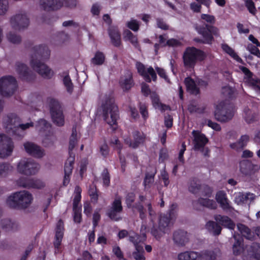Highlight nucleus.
<instances>
[{
    "mask_svg": "<svg viewBox=\"0 0 260 260\" xmlns=\"http://www.w3.org/2000/svg\"><path fill=\"white\" fill-rule=\"evenodd\" d=\"M145 205L148 208L151 221L148 225L143 223L141 229L142 236H139L133 231L129 232V241L133 243L135 247L141 246L140 243L146 240L145 233L149 231L155 239H160L166 233L168 232L169 227L176 215L177 206L176 204H173L170 207L169 216L165 214L160 215L157 227L156 223L154 220L155 212L152 208L151 203L147 201L145 202Z\"/></svg>",
    "mask_w": 260,
    "mask_h": 260,
    "instance_id": "nucleus-1",
    "label": "nucleus"
},
{
    "mask_svg": "<svg viewBox=\"0 0 260 260\" xmlns=\"http://www.w3.org/2000/svg\"><path fill=\"white\" fill-rule=\"evenodd\" d=\"M102 108L104 120L113 131L116 130L117 128V120L118 118V108L114 103L113 97H105L103 100Z\"/></svg>",
    "mask_w": 260,
    "mask_h": 260,
    "instance_id": "nucleus-2",
    "label": "nucleus"
},
{
    "mask_svg": "<svg viewBox=\"0 0 260 260\" xmlns=\"http://www.w3.org/2000/svg\"><path fill=\"white\" fill-rule=\"evenodd\" d=\"M33 197L31 193L26 190L15 192L9 196L6 200L7 204L13 208L19 207L21 208H27L32 203Z\"/></svg>",
    "mask_w": 260,
    "mask_h": 260,
    "instance_id": "nucleus-3",
    "label": "nucleus"
},
{
    "mask_svg": "<svg viewBox=\"0 0 260 260\" xmlns=\"http://www.w3.org/2000/svg\"><path fill=\"white\" fill-rule=\"evenodd\" d=\"M206 54L194 47L186 48L183 55V63L186 68H193L198 61L205 59Z\"/></svg>",
    "mask_w": 260,
    "mask_h": 260,
    "instance_id": "nucleus-4",
    "label": "nucleus"
},
{
    "mask_svg": "<svg viewBox=\"0 0 260 260\" xmlns=\"http://www.w3.org/2000/svg\"><path fill=\"white\" fill-rule=\"evenodd\" d=\"M17 84L12 76H5L0 78V93L4 97L12 96L16 91Z\"/></svg>",
    "mask_w": 260,
    "mask_h": 260,
    "instance_id": "nucleus-5",
    "label": "nucleus"
},
{
    "mask_svg": "<svg viewBox=\"0 0 260 260\" xmlns=\"http://www.w3.org/2000/svg\"><path fill=\"white\" fill-rule=\"evenodd\" d=\"M40 168V165L30 158L22 159L17 165V172L26 176L36 174Z\"/></svg>",
    "mask_w": 260,
    "mask_h": 260,
    "instance_id": "nucleus-6",
    "label": "nucleus"
},
{
    "mask_svg": "<svg viewBox=\"0 0 260 260\" xmlns=\"http://www.w3.org/2000/svg\"><path fill=\"white\" fill-rule=\"evenodd\" d=\"M234 113V109L231 107H227L223 102L215 105L214 116L218 121L221 122L229 121L233 117Z\"/></svg>",
    "mask_w": 260,
    "mask_h": 260,
    "instance_id": "nucleus-7",
    "label": "nucleus"
},
{
    "mask_svg": "<svg viewBox=\"0 0 260 260\" xmlns=\"http://www.w3.org/2000/svg\"><path fill=\"white\" fill-rule=\"evenodd\" d=\"M40 6L45 11L55 10L65 6L69 8L75 7L76 0H40Z\"/></svg>",
    "mask_w": 260,
    "mask_h": 260,
    "instance_id": "nucleus-8",
    "label": "nucleus"
},
{
    "mask_svg": "<svg viewBox=\"0 0 260 260\" xmlns=\"http://www.w3.org/2000/svg\"><path fill=\"white\" fill-rule=\"evenodd\" d=\"M29 23V18L25 13H18L10 19L11 27L16 30L20 31L26 29Z\"/></svg>",
    "mask_w": 260,
    "mask_h": 260,
    "instance_id": "nucleus-9",
    "label": "nucleus"
},
{
    "mask_svg": "<svg viewBox=\"0 0 260 260\" xmlns=\"http://www.w3.org/2000/svg\"><path fill=\"white\" fill-rule=\"evenodd\" d=\"M30 67L42 77L46 79L51 78L54 74V71L46 64L40 60H35L32 57L29 61Z\"/></svg>",
    "mask_w": 260,
    "mask_h": 260,
    "instance_id": "nucleus-10",
    "label": "nucleus"
},
{
    "mask_svg": "<svg viewBox=\"0 0 260 260\" xmlns=\"http://www.w3.org/2000/svg\"><path fill=\"white\" fill-rule=\"evenodd\" d=\"M20 122V119L15 113H10L4 117L3 123L7 131H12V133L17 136H22V135L17 133L18 132V125Z\"/></svg>",
    "mask_w": 260,
    "mask_h": 260,
    "instance_id": "nucleus-11",
    "label": "nucleus"
},
{
    "mask_svg": "<svg viewBox=\"0 0 260 260\" xmlns=\"http://www.w3.org/2000/svg\"><path fill=\"white\" fill-rule=\"evenodd\" d=\"M12 139L5 134H0V158H5L10 156L14 149Z\"/></svg>",
    "mask_w": 260,
    "mask_h": 260,
    "instance_id": "nucleus-12",
    "label": "nucleus"
},
{
    "mask_svg": "<svg viewBox=\"0 0 260 260\" xmlns=\"http://www.w3.org/2000/svg\"><path fill=\"white\" fill-rule=\"evenodd\" d=\"M198 32L203 38L204 43L210 44L213 40L212 35L219 36V29L214 26L206 25L205 26H197L196 27Z\"/></svg>",
    "mask_w": 260,
    "mask_h": 260,
    "instance_id": "nucleus-13",
    "label": "nucleus"
},
{
    "mask_svg": "<svg viewBox=\"0 0 260 260\" xmlns=\"http://www.w3.org/2000/svg\"><path fill=\"white\" fill-rule=\"evenodd\" d=\"M50 51L48 47L44 45H39L33 47L30 51L29 61L33 57L35 60H47L49 58Z\"/></svg>",
    "mask_w": 260,
    "mask_h": 260,
    "instance_id": "nucleus-14",
    "label": "nucleus"
},
{
    "mask_svg": "<svg viewBox=\"0 0 260 260\" xmlns=\"http://www.w3.org/2000/svg\"><path fill=\"white\" fill-rule=\"evenodd\" d=\"M122 211L121 199L119 197H117L112 203L107 214L112 220L118 221L121 219L119 214Z\"/></svg>",
    "mask_w": 260,
    "mask_h": 260,
    "instance_id": "nucleus-15",
    "label": "nucleus"
},
{
    "mask_svg": "<svg viewBox=\"0 0 260 260\" xmlns=\"http://www.w3.org/2000/svg\"><path fill=\"white\" fill-rule=\"evenodd\" d=\"M136 67L138 73L143 77L147 82H150L151 79L153 81L156 79V74L153 68L151 67L146 68L141 62H137Z\"/></svg>",
    "mask_w": 260,
    "mask_h": 260,
    "instance_id": "nucleus-16",
    "label": "nucleus"
},
{
    "mask_svg": "<svg viewBox=\"0 0 260 260\" xmlns=\"http://www.w3.org/2000/svg\"><path fill=\"white\" fill-rule=\"evenodd\" d=\"M188 189L193 193H197L201 190L202 196L206 197H211L212 192L211 188L207 186L201 187L199 181L196 179L190 180L189 183Z\"/></svg>",
    "mask_w": 260,
    "mask_h": 260,
    "instance_id": "nucleus-17",
    "label": "nucleus"
},
{
    "mask_svg": "<svg viewBox=\"0 0 260 260\" xmlns=\"http://www.w3.org/2000/svg\"><path fill=\"white\" fill-rule=\"evenodd\" d=\"M23 146L25 151L36 158H40L45 155L44 149L32 142H25Z\"/></svg>",
    "mask_w": 260,
    "mask_h": 260,
    "instance_id": "nucleus-18",
    "label": "nucleus"
},
{
    "mask_svg": "<svg viewBox=\"0 0 260 260\" xmlns=\"http://www.w3.org/2000/svg\"><path fill=\"white\" fill-rule=\"evenodd\" d=\"M50 112L53 123L59 126L63 125L64 123V116L58 102H55V106L51 107Z\"/></svg>",
    "mask_w": 260,
    "mask_h": 260,
    "instance_id": "nucleus-19",
    "label": "nucleus"
},
{
    "mask_svg": "<svg viewBox=\"0 0 260 260\" xmlns=\"http://www.w3.org/2000/svg\"><path fill=\"white\" fill-rule=\"evenodd\" d=\"M192 134L193 137L194 149L200 150L204 148L208 142V139L206 138L205 135L199 131H193Z\"/></svg>",
    "mask_w": 260,
    "mask_h": 260,
    "instance_id": "nucleus-20",
    "label": "nucleus"
},
{
    "mask_svg": "<svg viewBox=\"0 0 260 260\" xmlns=\"http://www.w3.org/2000/svg\"><path fill=\"white\" fill-rule=\"evenodd\" d=\"M119 84L124 91H127L132 88L134 85V82L132 79V74L130 72L127 71L121 77Z\"/></svg>",
    "mask_w": 260,
    "mask_h": 260,
    "instance_id": "nucleus-21",
    "label": "nucleus"
},
{
    "mask_svg": "<svg viewBox=\"0 0 260 260\" xmlns=\"http://www.w3.org/2000/svg\"><path fill=\"white\" fill-rule=\"evenodd\" d=\"M189 240L187 233L184 231H178L173 235V241L178 246L185 245Z\"/></svg>",
    "mask_w": 260,
    "mask_h": 260,
    "instance_id": "nucleus-22",
    "label": "nucleus"
},
{
    "mask_svg": "<svg viewBox=\"0 0 260 260\" xmlns=\"http://www.w3.org/2000/svg\"><path fill=\"white\" fill-rule=\"evenodd\" d=\"M74 163V157H69L66 161L64 165V177L63 180V184L66 185L70 182V176L72 174Z\"/></svg>",
    "mask_w": 260,
    "mask_h": 260,
    "instance_id": "nucleus-23",
    "label": "nucleus"
},
{
    "mask_svg": "<svg viewBox=\"0 0 260 260\" xmlns=\"http://www.w3.org/2000/svg\"><path fill=\"white\" fill-rule=\"evenodd\" d=\"M63 223L61 220H59L57 224L55 232V237L54 245L55 248H58L61 244L63 236Z\"/></svg>",
    "mask_w": 260,
    "mask_h": 260,
    "instance_id": "nucleus-24",
    "label": "nucleus"
},
{
    "mask_svg": "<svg viewBox=\"0 0 260 260\" xmlns=\"http://www.w3.org/2000/svg\"><path fill=\"white\" fill-rule=\"evenodd\" d=\"M215 199L223 210H226L231 208L229 201L224 191L221 190L218 191L216 193Z\"/></svg>",
    "mask_w": 260,
    "mask_h": 260,
    "instance_id": "nucleus-25",
    "label": "nucleus"
},
{
    "mask_svg": "<svg viewBox=\"0 0 260 260\" xmlns=\"http://www.w3.org/2000/svg\"><path fill=\"white\" fill-rule=\"evenodd\" d=\"M200 205L210 209H216L217 204L214 201L208 198H201L193 203V206L197 210H199L198 205Z\"/></svg>",
    "mask_w": 260,
    "mask_h": 260,
    "instance_id": "nucleus-26",
    "label": "nucleus"
},
{
    "mask_svg": "<svg viewBox=\"0 0 260 260\" xmlns=\"http://www.w3.org/2000/svg\"><path fill=\"white\" fill-rule=\"evenodd\" d=\"M199 252L185 251L178 254L177 260H199Z\"/></svg>",
    "mask_w": 260,
    "mask_h": 260,
    "instance_id": "nucleus-27",
    "label": "nucleus"
},
{
    "mask_svg": "<svg viewBox=\"0 0 260 260\" xmlns=\"http://www.w3.org/2000/svg\"><path fill=\"white\" fill-rule=\"evenodd\" d=\"M233 237L235 240L233 246V253L236 255H240L244 251L243 239L238 235L234 234Z\"/></svg>",
    "mask_w": 260,
    "mask_h": 260,
    "instance_id": "nucleus-28",
    "label": "nucleus"
},
{
    "mask_svg": "<svg viewBox=\"0 0 260 260\" xmlns=\"http://www.w3.org/2000/svg\"><path fill=\"white\" fill-rule=\"evenodd\" d=\"M215 220L224 227L233 230L235 227V224L228 216L216 215L214 217Z\"/></svg>",
    "mask_w": 260,
    "mask_h": 260,
    "instance_id": "nucleus-29",
    "label": "nucleus"
},
{
    "mask_svg": "<svg viewBox=\"0 0 260 260\" xmlns=\"http://www.w3.org/2000/svg\"><path fill=\"white\" fill-rule=\"evenodd\" d=\"M16 70L21 78L24 80L28 79L30 72L26 65L21 62H17Z\"/></svg>",
    "mask_w": 260,
    "mask_h": 260,
    "instance_id": "nucleus-30",
    "label": "nucleus"
},
{
    "mask_svg": "<svg viewBox=\"0 0 260 260\" xmlns=\"http://www.w3.org/2000/svg\"><path fill=\"white\" fill-rule=\"evenodd\" d=\"M187 90L192 94H197L199 93V83H197L189 77L185 78L184 81Z\"/></svg>",
    "mask_w": 260,
    "mask_h": 260,
    "instance_id": "nucleus-31",
    "label": "nucleus"
},
{
    "mask_svg": "<svg viewBox=\"0 0 260 260\" xmlns=\"http://www.w3.org/2000/svg\"><path fill=\"white\" fill-rule=\"evenodd\" d=\"M134 138L135 141L133 143L129 142L128 139H125V142L128 144L129 147L132 148H136L139 145L143 143L145 140V135L139 132H135L134 134Z\"/></svg>",
    "mask_w": 260,
    "mask_h": 260,
    "instance_id": "nucleus-32",
    "label": "nucleus"
},
{
    "mask_svg": "<svg viewBox=\"0 0 260 260\" xmlns=\"http://www.w3.org/2000/svg\"><path fill=\"white\" fill-rule=\"evenodd\" d=\"M150 98L152 105L155 109L160 111H165L169 108L168 106L162 104L160 102L159 96L155 92H152L150 94Z\"/></svg>",
    "mask_w": 260,
    "mask_h": 260,
    "instance_id": "nucleus-33",
    "label": "nucleus"
},
{
    "mask_svg": "<svg viewBox=\"0 0 260 260\" xmlns=\"http://www.w3.org/2000/svg\"><path fill=\"white\" fill-rule=\"evenodd\" d=\"M249 141V137L247 135H243L238 142L230 144V147L235 150L238 151L243 149Z\"/></svg>",
    "mask_w": 260,
    "mask_h": 260,
    "instance_id": "nucleus-34",
    "label": "nucleus"
},
{
    "mask_svg": "<svg viewBox=\"0 0 260 260\" xmlns=\"http://www.w3.org/2000/svg\"><path fill=\"white\" fill-rule=\"evenodd\" d=\"M2 228L6 231H14L17 229L18 224L9 219H4L1 220Z\"/></svg>",
    "mask_w": 260,
    "mask_h": 260,
    "instance_id": "nucleus-35",
    "label": "nucleus"
},
{
    "mask_svg": "<svg viewBox=\"0 0 260 260\" xmlns=\"http://www.w3.org/2000/svg\"><path fill=\"white\" fill-rule=\"evenodd\" d=\"M109 35L113 44L118 46L120 44V35L117 28L111 27L109 29Z\"/></svg>",
    "mask_w": 260,
    "mask_h": 260,
    "instance_id": "nucleus-36",
    "label": "nucleus"
},
{
    "mask_svg": "<svg viewBox=\"0 0 260 260\" xmlns=\"http://www.w3.org/2000/svg\"><path fill=\"white\" fill-rule=\"evenodd\" d=\"M252 162L248 160H242L240 162V171L244 175H251Z\"/></svg>",
    "mask_w": 260,
    "mask_h": 260,
    "instance_id": "nucleus-37",
    "label": "nucleus"
},
{
    "mask_svg": "<svg viewBox=\"0 0 260 260\" xmlns=\"http://www.w3.org/2000/svg\"><path fill=\"white\" fill-rule=\"evenodd\" d=\"M37 129L40 132L50 133L52 131L51 124L44 119L38 121L36 125Z\"/></svg>",
    "mask_w": 260,
    "mask_h": 260,
    "instance_id": "nucleus-38",
    "label": "nucleus"
},
{
    "mask_svg": "<svg viewBox=\"0 0 260 260\" xmlns=\"http://www.w3.org/2000/svg\"><path fill=\"white\" fill-rule=\"evenodd\" d=\"M237 228L242 236L246 239L249 240L253 239L254 237L253 234L247 226L243 224H238Z\"/></svg>",
    "mask_w": 260,
    "mask_h": 260,
    "instance_id": "nucleus-39",
    "label": "nucleus"
},
{
    "mask_svg": "<svg viewBox=\"0 0 260 260\" xmlns=\"http://www.w3.org/2000/svg\"><path fill=\"white\" fill-rule=\"evenodd\" d=\"M13 171V167L6 162L0 163V177H6Z\"/></svg>",
    "mask_w": 260,
    "mask_h": 260,
    "instance_id": "nucleus-40",
    "label": "nucleus"
},
{
    "mask_svg": "<svg viewBox=\"0 0 260 260\" xmlns=\"http://www.w3.org/2000/svg\"><path fill=\"white\" fill-rule=\"evenodd\" d=\"M199 260H215L217 254L213 251L205 250L199 252Z\"/></svg>",
    "mask_w": 260,
    "mask_h": 260,
    "instance_id": "nucleus-41",
    "label": "nucleus"
},
{
    "mask_svg": "<svg viewBox=\"0 0 260 260\" xmlns=\"http://www.w3.org/2000/svg\"><path fill=\"white\" fill-rule=\"evenodd\" d=\"M47 133L44 136L42 140L43 145L46 147L52 146L55 141V138L53 135L52 131Z\"/></svg>",
    "mask_w": 260,
    "mask_h": 260,
    "instance_id": "nucleus-42",
    "label": "nucleus"
},
{
    "mask_svg": "<svg viewBox=\"0 0 260 260\" xmlns=\"http://www.w3.org/2000/svg\"><path fill=\"white\" fill-rule=\"evenodd\" d=\"M79 138L78 133L76 128H73L72 129V135L70 138L69 141V150H72L76 145L78 140Z\"/></svg>",
    "mask_w": 260,
    "mask_h": 260,
    "instance_id": "nucleus-43",
    "label": "nucleus"
},
{
    "mask_svg": "<svg viewBox=\"0 0 260 260\" xmlns=\"http://www.w3.org/2000/svg\"><path fill=\"white\" fill-rule=\"evenodd\" d=\"M206 228L214 235H219L221 231V228L214 221H209L206 224Z\"/></svg>",
    "mask_w": 260,
    "mask_h": 260,
    "instance_id": "nucleus-44",
    "label": "nucleus"
},
{
    "mask_svg": "<svg viewBox=\"0 0 260 260\" xmlns=\"http://www.w3.org/2000/svg\"><path fill=\"white\" fill-rule=\"evenodd\" d=\"M135 251L133 252V256L136 260H146L144 255V251L142 246H137Z\"/></svg>",
    "mask_w": 260,
    "mask_h": 260,
    "instance_id": "nucleus-45",
    "label": "nucleus"
},
{
    "mask_svg": "<svg viewBox=\"0 0 260 260\" xmlns=\"http://www.w3.org/2000/svg\"><path fill=\"white\" fill-rule=\"evenodd\" d=\"M105 59V55L102 52H96L94 57L91 59V62L94 65L102 64Z\"/></svg>",
    "mask_w": 260,
    "mask_h": 260,
    "instance_id": "nucleus-46",
    "label": "nucleus"
},
{
    "mask_svg": "<svg viewBox=\"0 0 260 260\" xmlns=\"http://www.w3.org/2000/svg\"><path fill=\"white\" fill-rule=\"evenodd\" d=\"M81 188L80 187L76 186L75 187L73 201V208H81V206H79V204L81 198Z\"/></svg>",
    "mask_w": 260,
    "mask_h": 260,
    "instance_id": "nucleus-47",
    "label": "nucleus"
},
{
    "mask_svg": "<svg viewBox=\"0 0 260 260\" xmlns=\"http://www.w3.org/2000/svg\"><path fill=\"white\" fill-rule=\"evenodd\" d=\"M222 49L228 54H229L231 56H232L234 59L238 61V62H241L242 59L240 58L238 55L235 52L234 50L231 48L230 46H229L226 44H222Z\"/></svg>",
    "mask_w": 260,
    "mask_h": 260,
    "instance_id": "nucleus-48",
    "label": "nucleus"
},
{
    "mask_svg": "<svg viewBox=\"0 0 260 260\" xmlns=\"http://www.w3.org/2000/svg\"><path fill=\"white\" fill-rule=\"evenodd\" d=\"M29 188L42 189L45 186V183L40 179H30Z\"/></svg>",
    "mask_w": 260,
    "mask_h": 260,
    "instance_id": "nucleus-49",
    "label": "nucleus"
},
{
    "mask_svg": "<svg viewBox=\"0 0 260 260\" xmlns=\"http://www.w3.org/2000/svg\"><path fill=\"white\" fill-rule=\"evenodd\" d=\"M7 38L9 42L13 44H18L21 41L20 36L12 31H9L7 34Z\"/></svg>",
    "mask_w": 260,
    "mask_h": 260,
    "instance_id": "nucleus-50",
    "label": "nucleus"
},
{
    "mask_svg": "<svg viewBox=\"0 0 260 260\" xmlns=\"http://www.w3.org/2000/svg\"><path fill=\"white\" fill-rule=\"evenodd\" d=\"M124 38L125 40L130 41L135 47L137 46V38L131 31L127 30L124 32Z\"/></svg>",
    "mask_w": 260,
    "mask_h": 260,
    "instance_id": "nucleus-51",
    "label": "nucleus"
},
{
    "mask_svg": "<svg viewBox=\"0 0 260 260\" xmlns=\"http://www.w3.org/2000/svg\"><path fill=\"white\" fill-rule=\"evenodd\" d=\"M244 4L248 12L252 15H255L257 13V10L253 1L244 0Z\"/></svg>",
    "mask_w": 260,
    "mask_h": 260,
    "instance_id": "nucleus-52",
    "label": "nucleus"
},
{
    "mask_svg": "<svg viewBox=\"0 0 260 260\" xmlns=\"http://www.w3.org/2000/svg\"><path fill=\"white\" fill-rule=\"evenodd\" d=\"M9 8L8 0H0V16H4L8 12Z\"/></svg>",
    "mask_w": 260,
    "mask_h": 260,
    "instance_id": "nucleus-53",
    "label": "nucleus"
},
{
    "mask_svg": "<svg viewBox=\"0 0 260 260\" xmlns=\"http://www.w3.org/2000/svg\"><path fill=\"white\" fill-rule=\"evenodd\" d=\"M126 26L134 31H137L139 29L140 22L135 19H131L126 22Z\"/></svg>",
    "mask_w": 260,
    "mask_h": 260,
    "instance_id": "nucleus-54",
    "label": "nucleus"
},
{
    "mask_svg": "<svg viewBox=\"0 0 260 260\" xmlns=\"http://www.w3.org/2000/svg\"><path fill=\"white\" fill-rule=\"evenodd\" d=\"M244 117L246 121L250 123L254 120L255 116L249 109H245L244 111Z\"/></svg>",
    "mask_w": 260,
    "mask_h": 260,
    "instance_id": "nucleus-55",
    "label": "nucleus"
},
{
    "mask_svg": "<svg viewBox=\"0 0 260 260\" xmlns=\"http://www.w3.org/2000/svg\"><path fill=\"white\" fill-rule=\"evenodd\" d=\"M63 82L67 91L70 93H72L73 90V86L69 76H66L63 78Z\"/></svg>",
    "mask_w": 260,
    "mask_h": 260,
    "instance_id": "nucleus-56",
    "label": "nucleus"
},
{
    "mask_svg": "<svg viewBox=\"0 0 260 260\" xmlns=\"http://www.w3.org/2000/svg\"><path fill=\"white\" fill-rule=\"evenodd\" d=\"M234 201L238 205L245 203V197L244 193L238 192L235 194Z\"/></svg>",
    "mask_w": 260,
    "mask_h": 260,
    "instance_id": "nucleus-57",
    "label": "nucleus"
},
{
    "mask_svg": "<svg viewBox=\"0 0 260 260\" xmlns=\"http://www.w3.org/2000/svg\"><path fill=\"white\" fill-rule=\"evenodd\" d=\"M29 180L25 178H21L16 181V184L18 186L23 188H29Z\"/></svg>",
    "mask_w": 260,
    "mask_h": 260,
    "instance_id": "nucleus-58",
    "label": "nucleus"
},
{
    "mask_svg": "<svg viewBox=\"0 0 260 260\" xmlns=\"http://www.w3.org/2000/svg\"><path fill=\"white\" fill-rule=\"evenodd\" d=\"M252 255L257 260H260V245L254 244L252 246Z\"/></svg>",
    "mask_w": 260,
    "mask_h": 260,
    "instance_id": "nucleus-59",
    "label": "nucleus"
},
{
    "mask_svg": "<svg viewBox=\"0 0 260 260\" xmlns=\"http://www.w3.org/2000/svg\"><path fill=\"white\" fill-rule=\"evenodd\" d=\"M74 213V219L75 222L80 223L81 221V208H73Z\"/></svg>",
    "mask_w": 260,
    "mask_h": 260,
    "instance_id": "nucleus-60",
    "label": "nucleus"
},
{
    "mask_svg": "<svg viewBox=\"0 0 260 260\" xmlns=\"http://www.w3.org/2000/svg\"><path fill=\"white\" fill-rule=\"evenodd\" d=\"M102 177L104 185L107 186H109L110 184V176L107 170L103 171Z\"/></svg>",
    "mask_w": 260,
    "mask_h": 260,
    "instance_id": "nucleus-61",
    "label": "nucleus"
},
{
    "mask_svg": "<svg viewBox=\"0 0 260 260\" xmlns=\"http://www.w3.org/2000/svg\"><path fill=\"white\" fill-rule=\"evenodd\" d=\"M247 49L249 51V52L260 58V52L258 49L255 46H253L252 44H249L247 46Z\"/></svg>",
    "mask_w": 260,
    "mask_h": 260,
    "instance_id": "nucleus-62",
    "label": "nucleus"
},
{
    "mask_svg": "<svg viewBox=\"0 0 260 260\" xmlns=\"http://www.w3.org/2000/svg\"><path fill=\"white\" fill-rule=\"evenodd\" d=\"M201 18L202 20L209 23H214L215 21V19L214 16L202 14L201 16Z\"/></svg>",
    "mask_w": 260,
    "mask_h": 260,
    "instance_id": "nucleus-63",
    "label": "nucleus"
},
{
    "mask_svg": "<svg viewBox=\"0 0 260 260\" xmlns=\"http://www.w3.org/2000/svg\"><path fill=\"white\" fill-rule=\"evenodd\" d=\"M167 44L170 47H177L181 45V43L179 40L171 39L167 41Z\"/></svg>",
    "mask_w": 260,
    "mask_h": 260,
    "instance_id": "nucleus-64",
    "label": "nucleus"
}]
</instances>
